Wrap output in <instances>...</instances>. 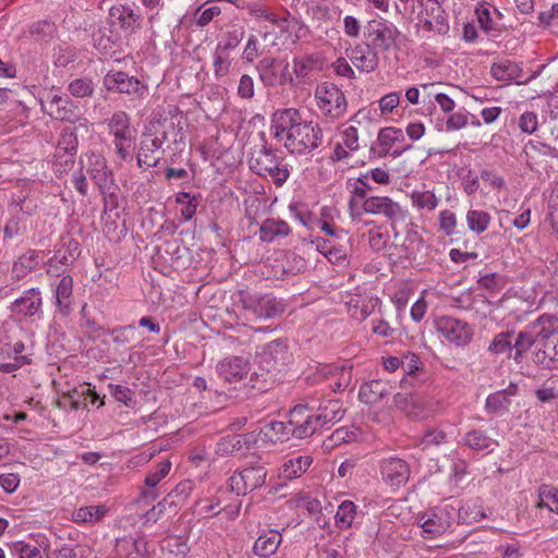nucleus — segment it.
<instances>
[{"mask_svg":"<svg viewBox=\"0 0 558 558\" xmlns=\"http://www.w3.org/2000/svg\"><path fill=\"white\" fill-rule=\"evenodd\" d=\"M276 138L286 134L284 147L291 154L305 155L316 149L323 142V130L318 123L302 119L298 109L277 110L271 120Z\"/></svg>","mask_w":558,"mask_h":558,"instance_id":"obj_1","label":"nucleus"},{"mask_svg":"<svg viewBox=\"0 0 558 558\" xmlns=\"http://www.w3.org/2000/svg\"><path fill=\"white\" fill-rule=\"evenodd\" d=\"M553 317L542 315L534 324L538 329L537 350L532 361L545 369H558V330L551 326Z\"/></svg>","mask_w":558,"mask_h":558,"instance_id":"obj_2","label":"nucleus"},{"mask_svg":"<svg viewBox=\"0 0 558 558\" xmlns=\"http://www.w3.org/2000/svg\"><path fill=\"white\" fill-rule=\"evenodd\" d=\"M260 145L251 153L250 168L259 175H269L277 185H282L290 172L286 165L280 163L276 150L267 146L264 132L258 134Z\"/></svg>","mask_w":558,"mask_h":558,"instance_id":"obj_3","label":"nucleus"},{"mask_svg":"<svg viewBox=\"0 0 558 558\" xmlns=\"http://www.w3.org/2000/svg\"><path fill=\"white\" fill-rule=\"evenodd\" d=\"M315 97L322 113L331 119H339L347 111L343 92L333 83L324 82L316 87Z\"/></svg>","mask_w":558,"mask_h":558,"instance_id":"obj_4","label":"nucleus"},{"mask_svg":"<svg viewBox=\"0 0 558 558\" xmlns=\"http://www.w3.org/2000/svg\"><path fill=\"white\" fill-rule=\"evenodd\" d=\"M157 123L161 129L168 148L173 153H181L186 146L185 119L178 108H174L172 116L160 118L157 120Z\"/></svg>","mask_w":558,"mask_h":558,"instance_id":"obj_5","label":"nucleus"},{"mask_svg":"<svg viewBox=\"0 0 558 558\" xmlns=\"http://www.w3.org/2000/svg\"><path fill=\"white\" fill-rule=\"evenodd\" d=\"M244 315L247 319H269L284 312V304L267 295L247 296L241 300Z\"/></svg>","mask_w":558,"mask_h":558,"instance_id":"obj_6","label":"nucleus"},{"mask_svg":"<svg viewBox=\"0 0 558 558\" xmlns=\"http://www.w3.org/2000/svg\"><path fill=\"white\" fill-rule=\"evenodd\" d=\"M267 471L263 465H252L241 471H236L229 478L231 492L238 496H244L265 484Z\"/></svg>","mask_w":558,"mask_h":558,"instance_id":"obj_7","label":"nucleus"},{"mask_svg":"<svg viewBox=\"0 0 558 558\" xmlns=\"http://www.w3.org/2000/svg\"><path fill=\"white\" fill-rule=\"evenodd\" d=\"M393 400L397 408L414 420H425L436 412V403L417 392L396 393Z\"/></svg>","mask_w":558,"mask_h":558,"instance_id":"obj_8","label":"nucleus"},{"mask_svg":"<svg viewBox=\"0 0 558 558\" xmlns=\"http://www.w3.org/2000/svg\"><path fill=\"white\" fill-rule=\"evenodd\" d=\"M290 425L293 426V437L303 439L320 430L316 414L307 404H296L290 410Z\"/></svg>","mask_w":558,"mask_h":558,"instance_id":"obj_9","label":"nucleus"},{"mask_svg":"<svg viewBox=\"0 0 558 558\" xmlns=\"http://www.w3.org/2000/svg\"><path fill=\"white\" fill-rule=\"evenodd\" d=\"M437 329L446 339L457 345H465L473 336V330L468 323L449 316L437 320Z\"/></svg>","mask_w":558,"mask_h":558,"instance_id":"obj_10","label":"nucleus"},{"mask_svg":"<svg viewBox=\"0 0 558 558\" xmlns=\"http://www.w3.org/2000/svg\"><path fill=\"white\" fill-rule=\"evenodd\" d=\"M367 34L373 37V46L384 51L390 50L400 35L398 28L383 21L372 20L366 26Z\"/></svg>","mask_w":558,"mask_h":558,"instance_id":"obj_11","label":"nucleus"},{"mask_svg":"<svg viewBox=\"0 0 558 558\" xmlns=\"http://www.w3.org/2000/svg\"><path fill=\"white\" fill-rule=\"evenodd\" d=\"M363 210L372 215H384L391 221L404 217L400 205L386 196H369L363 203Z\"/></svg>","mask_w":558,"mask_h":558,"instance_id":"obj_12","label":"nucleus"},{"mask_svg":"<svg viewBox=\"0 0 558 558\" xmlns=\"http://www.w3.org/2000/svg\"><path fill=\"white\" fill-rule=\"evenodd\" d=\"M45 111L60 121L73 122L77 118V106L68 95H51Z\"/></svg>","mask_w":558,"mask_h":558,"instance_id":"obj_13","label":"nucleus"},{"mask_svg":"<svg viewBox=\"0 0 558 558\" xmlns=\"http://www.w3.org/2000/svg\"><path fill=\"white\" fill-rule=\"evenodd\" d=\"M92 180L102 195L105 211L117 208L119 186L114 182L112 172L107 168L102 172L94 174Z\"/></svg>","mask_w":558,"mask_h":558,"instance_id":"obj_14","label":"nucleus"},{"mask_svg":"<svg viewBox=\"0 0 558 558\" xmlns=\"http://www.w3.org/2000/svg\"><path fill=\"white\" fill-rule=\"evenodd\" d=\"M381 475L385 482L399 487L408 482L410 468L402 459L389 458L381 463Z\"/></svg>","mask_w":558,"mask_h":558,"instance_id":"obj_15","label":"nucleus"},{"mask_svg":"<svg viewBox=\"0 0 558 558\" xmlns=\"http://www.w3.org/2000/svg\"><path fill=\"white\" fill-rule=\"evenodd\" d=\"M329 244V262L337 265H343L352 252L351 236L347 231L340 229L335 238H327Z\"/></svg>","mask_w":558,"mask_h":558,"instance_id":"obj_16","label":"nucleus"},{"mask_svg":"<svg viewBox=\"0 0 558 558\" xmlns=\"http://www.w3.org/2000/svg\"><path fill=\"white\" fill-rule=\"evenodd\" d=\"M219 375L226 381H239L243 379L248 371V362L241 356H231L221 361L217 366Z\"/></svg>","mask_w":558,"mask_h":558,"instance_id":"obj_17","label":"nucleus"},{"mask_svg":"<svg viewBox=\"0 0 558 558\" xmlns=\"http://www.w3.org/2000/svg\"><path fill=\"white\" fill-rule=\"evenodd\" d=\"M105 85L110 90L126 94L137 93L141 88V82L138 78L130 76L128 73L122 71H110L105 76Z\"/></svg>","mask_w":558,"mask_h":558,"instance_id":"obj_18","label":"nucleus"},{"mask_svg":"<svg viewBox=\"0 0 558 558\" xmlns=\"http://www.w3.org/2000/svg\"><path fill=\"white\" fill-rule=\"evenodd\" d=\"M81 255L80 243L72 236L65 235L60 240V246L54 251L50 263H58L61 266H71Z\"/></svg>","mask_w":558,"mask_h":558,"instance_id":"obj_19","label":"nucleus"},{"mask_svg":"<svg viewBox=\"0 0 558 558\" xmlns=\"http://www.w3.org/2000/svg\"><path fill=\"white\" fill-rule=\"evenodd\" d=\"M40 292L35 289H28L23 292V295L16 299L12 305L11 311L15 314H23L24 316H34L41 307Z\"/></svg>","mask_w":558,"mask_h":558,"instance_id":"obj_20","label":"nucleus"},{"mask_svg":"<svg viewBox=\"0 0 558 558\" xmlns=\"http://www.w3.org/2000/svg\"><path fill=\"white\" fill-rule=\"evenodd\" d=\"M392 386L383 379H374L361 386L359 398L366 404H374L390 395Z\"/></svg>","mask_w":558,"mask_h":558,"instance_id":"obj_21","label":"nucleus"},{"mask_svg":"<svg viewBox=\"0 0 558 558\" xmlns=\"http://www.w3.org/2000/svg\"><path fill=\"white\" fill-rule=\"evenodd\" d=\"M350 59L360 71L366 73L375 71L379 64L377 52L368 45L365 47L355 46L351 51Z\"/></svg>","mask_w":558,"mask_h":558,"instance_id":"obj_22","label":"nucleus"},{"mask_svg":"<svg viewBox=\"0 0 558 558\" xmlns=\"http://www.w3.org/2000/svg\"><path fill=\"white\" fill-rule=\"evenodd\" d=\"M402 137L403 133L400 129L384 128L379 131L377 142L372 144L369 151L379 158L386 157L392 145Z\"/></svg>","mask_w":558,"mask_h":558,"instance_id":"obj_23","label":"nucleus"},{"mask_svg":"<svg viewBox=\"0 0 558 558\" xmlns=\"http://www.w3.org/2000/svg\"><path fill=\"white\" fill-rule=\"evenodd\" d=\"M421 5L424 7L425 15L435 23V32L438 34H447L449 24L445 10L437 0H421Z\"/></svg>","mask_w":558,"mask_h":558,"instance_id":"obj_24","label":"nucleus"},{"mask_svg":"<svg viewBox=\"0 0 558 558\" xmlns=\"http://www.w3.org/2000/svg\"><path fill=\"white\" fill-rule=\"evenodd\" d=\"M344 411L338 400H328L324 404L319 405L316 414L320 429L326 428L329 424L339 422L343 416Z\"/></svg>","mask_w":558,"mask_h":558,"instance_id":"obj_25","label":"nucleus"},{"mask_svg":"<svg viewBox=\"0 0 558 558\" xmlns=\"http://www.w3.org/2000/svg\"><path fill=\"white\" fill-rule=\"evenodd\" d=\"M280 61L275 58H264L259 61L257 70L263 83L267 86H276L282 83L279 74Z\"/></svg>","mask_w":558,"mask_h":558,"instance_id":"obj_26","label":"nucleus"},{"mask_svg":"<svg viewBox=\"0 0 558 558\" xmlns=\"http://www.w3.org/2000/svg\"><path fill=\"white\" fill-rule=\"evenodd\" d=\"M282 541L281 534L270 531L268 534L260 535L254 544V554L259 557H269L274 555Z\"/></svg>","mask_w":558,"mask_h":558,"instance_id":"obj_27","label":"nucleus"},{"mask_svg":"<svg viewBox=\"0 0 558 558\" xmlns=\"http://www.w3.org/2000/svg\"><path fill=\"white\" fill-rule=\"evenodd\" d=\"M312 461L310 456H300L290 459L281 466L279 477L282 480L296 478L310 468Z\"/></svg>","mask_w":558,"mask_h":558,"instance_id":"obj_28","label":"nucleus"},{"mask_svg":"<svg viewBox=\"0 0 558 558\" xmlns=\"http://www.w3.org/2000/svg\"><path fill=\"white\" fill-rule=\"evenodd\" d=\"M73 284L72 276L65 275L60 279L56 288L57 305L63 314H68L71 308Z\"/></svg>","mask_w":558,"mask_h":558,"instance_id":"obj_29","label":"nucleus"},{"mask_svg":"<svg viewBox=\"0 0 558 558\" xmlns=\"http://www.w3.org/2000/svg\"><path fill=\"white\" fill-rule=\"evenodd\" d=\"M291 232L288 223L280 219H267L259 228V239L271 242L278 235H288Z\"/></svg>","mask_w":558,"mask_h":558,"instance_id":"obj_30","label":"nucleus"},{"mask_svg":"<svg viewBox=\"0 0 558 558\" xmlns=\"http://www.w3.org/2000/svg\"><path fill=\"white\" fill-rule=\"evenodd\" d=\"M39 254L37 251L29 250L13 263L12 274L16 279L24 278L28 272L35 269L39 264Z\"/></svg>","mask_w":558,"mask_h":558,"instance_id":"obj_31","label":"nucleus"},{"mask_svg":"<svg viewBox=\"0 0 558 558\" xmlns=\"http://www.w3.org/2000/svg\"><path fill=\"white\" fill-rule=\"evenodd\" d=\"M539 329V328H536ZM537 339H538V330H536V335L527 331H521L518 335H514L512 338V349L514 350V361L520 363L522 360L523 353H525L533 344L537 349Z\"/></svg>","mask_w":558,"mask_h":558,"instance_id":"obj_32","label":"nucleus"},{"mask_svg":"<svg viewBox=\"0 0 558 558\" xmlns=\"http://www.w3.org/2000/svg\"><path fill=\"white\" fill-rule=\"evenodd\" d=\"M262 355L265 360L272 361L274 365L283 364L288 359V344L282 339L270 341L264 347Z\"/></svg>","mask_w":558,"mask_h":558,"instance_id":"obj_33","label":"nucleus"},{"mask_svg":"<svg viewBox=\"0 0 558 558\" xmlns=\"http://www.w3.org/2000/svg\"><path fill=\"white\" fill-rule=\"evenodd\" d=\"M519 65L510 60H502L499 62L493 63L490 68V74L497 81H512L519 76L520 73Z\"/></svg>","mask_w":558,"mask_h":558,"instance_id":"obj_34","label":"nucleus"},{"mask_svg":"<svg viewBox=\"0 0 558 558\" xmlns=\"http://www.w3.org/2000/svg\"><path fill=\"white\" fill-rule=\"evenodd\" d=\"M110 17L120 22L124 29H134L138 27L141 16L135 14L132 9L126 7H112L110 9Z\"/></svg>","mask_w":558,"mask_h":558,"instance_id":"obj_35","label":"nucleus"},{"mask_svg":"<svg viewBox=\"0 0 558 558\" xmlns=\"http://www.w3.org/2000/svg\"><path fill=\"white\" fill-rule=\"evenodd\" d=\"M449 525V521L434 513L422 523L421 527L425 537L436 538L442 535L448 530Z\"/></svg>","mask_w":558,"mask_h":558,"instance_id":"obj_36","label":"nucleus"},{"mask_svg":"<svg viewBox=\"0 0 558 558\" xmlns=\"http://www.w3.org/2000/svg\"><path fill=\"white\" fill-rule=\"evenodd\" d=\"M537 508H547L558 513V489L551 485H542L538 488Z\"/></svg>","mask_w":558,"mask_h":558,"instance_id":"obj_37","label":"nucleus"},{"mask_svg":"<svg viewBox=\"0 0 558 558\" xmlns=\"http://www.w3.org/2000/svg\"><path fill=\"white\" fill-rule=\"evenodd\" d=\"M368 173L355 179L348 180L347 185L350 190L352 197L350 199V207L354 205L355 197L363 198L364 201L368 198V193L373 190V186L368 183Z\"/></svg>","mask_w":558,"mask_h":558,"instance_id":"obj_38","label":"nucleus"},{"mask_svg":"<svg viewBox=\"0 0 558 558\" xmlns=\"http://www.w3.org/2000/svg\"><path fill=\"white\" fill-rule=\"evenodd\" d=\"M175 201L181 205V216L187 221L191 220L196 214L197 206L199 204V196L191 195L187 192H180L177 194Z\"/></svg>","mask_w":558,"mask_h":558,"instance_id":"obj_39","label":"nucleus"},{"mask_svg":"<svg viewBox=\"0 0 558 558\" xmlns=\"http://www.w3.org/2000/svg\"><path fill=\"white\" fill-rule=\"evenodd\" d=\"M356 514V506L351 500H344L338 507L335 515L336 524L339 529H348L351 526Z\"/></svg>","mask_w":558,"mask_h":558,"instance_id":"obj_40","label":"nucleus"},{"mask_svg":"<svg viewBox=\"0 0 558 558\" xmlns=\"http://www.w3.org/2000/svg\"><path fill=\"white\" fill-rule=\"evenodd\" d=\"M464 445L472 450H488L493 445V440L485 432L473 429L465 434L463 438Z\"/></svg>","mask_w":558,"mask_h":558,"instance_id":"obj_41","label":"nucleus"},{"mask_svg":"<svg viewBox=\"0 0 558 558\" xmlns=\"http://www.w3.org/2000/svg\"><path fill=\"white\" fill-rule=\"evenodd\" d=\"M160 155L157 149L153 148V144L141 142L138 154H137V165L138 167H155L160 160Z\"/></svg>","mask_w":558,"mask_h":558,"instance_id":"obj_42","label":"nucleus"},{"mask_svg":"<svg viewBox=\"0 0 558 558\" xmlns=\"http://www.w3.org/2000/svg\"><path fill=\"white\" fill-rule=\"evenodd\" d=\"M466 222L471 231L480 234L487 229L490 222V216L488 213L483 210H469L466 214Z\"/></svg>","mask_w":558,"mask_h":558,"instance_id":"obj_43","label":"nucleus"},{"mask_svg":"<svg viewBox=\"0 0 558 558\" xmlns=\"http://www.w3.org/2000/svg\"><path fill=\"white\" fill-rule=\"evenodd\" d=\"M77 136L74 130H64L58 142L56 154H72L75 155L77 151Z\"/></svg>","mask_w":558,"mask_h":558,"instance_id":"obj_44","label":"nucleus"},{"mask_svg":"<svg viewBox=\"0 0 558 558\" xmlns=\"http://www.w3.org/2000/svg\"><path fill=\"white\" fill-rule=\"evenodd\" d=\"M511 401L505 391L490 393L486 399V410L490 413H499L508 411Z\"/></svg>","mask_w":558,"mask_h":558,"instance_id":"obj_45","label":"nucleus"},{"mask_svg":"<svg viewBox=\"0 0 558 558\" xmlns=\"http://www.w3.org/2000/svg\"><path fill=\"white\" fill-rule=\"evenodd\" d=\"M112 341L117 345L130 344L135 340L136 328L134 325H126L122 327H116L110 330Z\"/></svg>","mask_w":558,"mask_h":558,"instance_id":"obj_46","label":"nucleus"},{"mask_svg":"<svg viewBox=\"0 0 558 558\" xmlns=\"http://www.w3.org/2000/svg\"><path fill=\"white\" fill-rule=\"evenodd\" d=\"M401 368L403 371L404 376L402 377L400 385L403 388H407L408 385H411L410 378L418 371V357L414 353H410L405 355L401 360Z\"/></svg>","mask_w":558,"mask_h":558,"instance_id":"obj_47","label":"nucleus"},{"mask_svg":"<svg viewBox=\"0 0 558 558\" xmlns=\"http://www.w3.org/2000/svg\"><path fill=\"white\" fill-rule=\"evenodd\" d=\"M68 89L74 97H89L94 93V84L93 81L87 77L75 78L69 84Z\"/></svg>","mask_w":558,"mask_h":558,"instance_id":"obj_48","label":"nucleus"},{"mask_svg":"<svg viewBox=\"0 0 558 558\" xmlns=\"http://www.w3.org/2000/svg\"><path fill=\"white\" fill-rule=\"evenodd\" d=\"M56 32V25L47 20L38 21L31 27V34L35 36L36 40L48 41L53 38Z\"/></svg>","mask_w":558,"mask_h":558,"instance_id":"obj_49","label":"nucleus"},{"mask_svg":"<svg viewBox=\"0 0 558 558\" xmlns=\"http://www.w3.org/2000/svg\"><path fill=\"white\" fill-rule=\"evenodd\" d=\"M513 337H514L513 331L498 333L494 338L492 343L489 344L488 350L495 354L510 352L512 350V338Z\"/></svg>","mask_w":558,"mask_h":558,"instance_id":"obj_50","label":"nucleus"},{"mask_svg":"<svg viewBox=\"0 0 558 558\" xmlns=\"http://www.w3.org/2000/svg\"><path fill=\"white\" fill-rule=\"evenodd\" d=\"M171 469V462L169 460H163L159 462L155 470L150 471L146 478L145 485L149 488H154L162 478H165Z\"/></svg>","mask_w":558,"mask_h":558,"instance_id":"obj_51","label":"nucleus"},{"mask_svg":"<svg viewBox=\"0 0 558 558\" xmlns=\"http://www.w3.org/2000/svg\"><path fill=\"white\" fill-rule=\"evenodd\" d=\"M411 198L413 204L420 209L433 210L438 204V198L430 191L413 192Z\"/></svg>","mask_w":558,"mask_h":558,"instance_id":"obj_52","label":"nucleus"},{"mask_svg":"<svg viewBox=\"0 0 558 558\" xmlns=\"http://www.w3.org/2000/svg\"><path fill=\"white\" fill-rule=\"evenodd\" d=\"M342 144L350 151H356L359 149V133L357 129L353 125L347 126L341 132Z\"/></svg>","mask_w":558,"mask_h":558,"instance_id":"obj_53","label":"nucleus"},{"mask_svg":"<svg viewBox=\"0 0 558 558\" xmlns=\"http://www.w3.org/2000/svg\"><path fill=\"white\" fill-rule=\"evenodd\" d=\"M267 427L278 436V440H289L290 437L293 436V426L290 425V418L286 423L272 421L267 425Z\"/></svg>","mask_w":558,"mask_h":558,"instance_id":"obj_54","label":"nucleus"},{"mask_svg":"<svg viewBox=\"0 0 558 558\" xmlns=\"http://www.w3.org/2000/svg\"><path fill=\"white\" fill-rule=\"evenodd\" d=\"M537 116L534 112H524L519 120V126L522 132L532 134L537 130Z\"/></svg>","mask_w":558,"mask_h":558,"instance_id":"obj_55","label":"nucleus"},{"mask_svg":"<svg viewBox=\"0 0 558 558\" xmlns=\"http://www.w3.org/2000/svg\"><path fill=\"white\" fill-rule=\"evenodd\" d=\"M439 223L446 235H451L457 225L456 215L450 210H442L439 214Z\"/></svg>","mask_w":558,"mask_h":558,"instance_id":"obj_56","label":"nucleus"},{"mask_svg":"<svg viewBox=\"0 0 558 558\" xmlns=\"http://www.w3.org/2000/svg\"><path fill=\"white\" fill-rule=\"evenodd\" d=\"M106 169L107 162L102 156L96 154L88 156L87 173L89 174L90 179L94 178V174L96 175Z\"/></svg>","mask_w":558,"mask_h":558,"instance_id":"obj_57","label":"nucleus"},{"mask_svg":"<svg viewBox=\"0 0 558 558\" xmlns=\"http://www.w3.org/2000/svg\"><path fill=\"white\" fill-rule=\"evenodd\" d=\"M551 228L558 232V189H554L549 199V211L547 215Z\"/></svg>","mask_w":558,"mask_h":558,"instance_id":"obj_58","label":"nucleus"},{"mask_svg":"<svg viewBox=\"0 0 558 558\" xmlns=\"http://www.w3.org/2000/svg\"><path fill=\"white\" fill-rule=\"evenodd\" d=\"M112 395L117 401L123 403L125 407L133 408L135 404L132 398L133 392L128 387L117 385L114 386Z\"/></svg>","mask_w":558,"mask_h":558,"instance_id":"obj_59","label":"nucleus"},{"mask_svg":"<svg viewBox=\"0 0 558 558\" xmlns=\"http://www.w3.org/2000/svg\"><path fill=\"white\" fill-rule=\"evenodd\" d=\"M20 485V476L16 473H3L0 475V486L5 493L12 494Z\"/></svg>","mask_w":558,"mask_h":558,"instance_id":"obj_60","label":"nucleus"},{"mask_svg":"<svg viewBox=\"0 0 558 558\" xmlns=\"http://www.w3.org/2000/svg\"><path fill=\"white\" fill-rule=\"evenodd\" d=\"M315 60L312 57L294 60V72L299 77H305L314 69Z\"/></svg>","mask_w":558,"mask_h":558,"instance_id":"obj_61","label":"nucleus"},{"mask_svg":"<svg viewBox=\"0 0 558 558\" xmlns=\"http://www.w3.org/2000/svg\"><path fill=\"white\" fill-rule=\"evenodd\" d=\"M238 93L240 97L246 99L254 96V83L250 75L244 74L241 76Z\"/></svg>","mask_w":558,"mask_h":558,"instance_id":"obj_62","label":"nucleus"},{"mask_svg":"<svg viewBox=\"0 0 558 558\" xmlns=\"http://www.w3.org/2000/svg\"><path fill=\"white\" fill-rule=\"evenodd\" d=\"M14 548L20 553V558H43L39 547H31L22 542L15 543Z\"/></svg>","mask_w":558,"mask_h":558,"instance_id":"obj_63","label":"nucleus"},{"mask_svg":"<svg viewBox=\"0 0 558 558\" xmlns=\"http://www.w3.org/2000/svg\"><path fill=\"white\" fill-rule=\"evenodd\" d=\"M468 124V116L463 112H456L451 114L446 122L448 131L460 130Z\"/></svg>","mask_w":558,"mask_h":558,"instance_id":"obj_64","label":"nucleus"}]
</instances>
